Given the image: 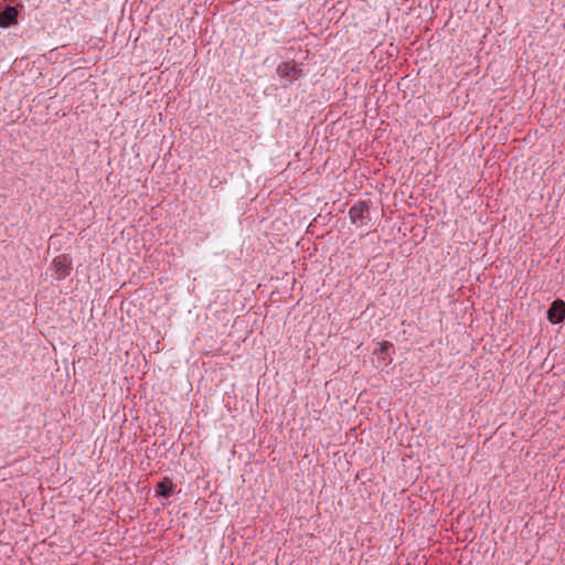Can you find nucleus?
<instances>
[{"label": "nucleus", "instance_id": "f257e3e1", "mask_svg": "<svg viewBox=\"0 0 565 565\" xmlns=\"http://www.w3.org/2000/svg\"><path fill=\"white\" fill-rule=\"evenodd\" d=\"M51 267L53 269L52 277L56 280H63L71 275L73 260L70 255L61 254L53 259Z\"/></svg>", "mask_w": 565, "mask_h": 565}, {"label": "nucleus", "instance_id": "f03ea898", "mask_svg": "<svg viewBox=\"0 0 565 565\" xmlns=\"http://www.w3.org/2000/svg\"><path fill=\"white\" fill-rule=\"evenodd\" d=\"M276 73L280 78L287 79V83L282 85L284 87L291 85L296 79L303 75L302 70L298 67L294 61L280 63L276 68Z\"/></svg>", "mask_w": 565, "mask_h": 565}, {"label": "nucleus", "instance_id": "7ed1b4c3", "mask_svg": "<svg viewBox=\"0 0 565 565\" xmlns=\"http://www.w3.org/2000/svg\"><path fill=\"white\" fill-rule=\"evenodd\" d=\"M370 213V203L367 201H358L349 210V217L351 222L358 226L365 224Z\"/></svg>", "mask_w": 565, "mask_h": 565}, {"label": "nucleus", "instance_id": "20e7f679", "mask_svg": "<svg viewBox=\"0 0 565 565\" xmlns=\"http://www.w3.org/2000/svg\"><path fill=\"white\" fill-rule=\"evenodd\" d=\"M546 316L553 324L563 322L565 319V301L562 299L554 300L547 309Z\"/></svg>", "mask_w": 565, "mask_h": 565}, {"label": "nucleus", "instance_id": "39448f33", "mask_svg": "<svg viewBox=\"0 0 565 565\" xmlns=\"http://www.w3.org/2000/svg\"><path fill=\"white\" fill-rule=\"evenodd\" d=\"M18 23V10L8 6L0 11V28L7 29Z\"/></svg>", "mask_w": 565, "mask_h": 565}, {"label": "nucleus", "instance_id": "423d86ee", "mask_svg": "<svg viewBox=\"0 0 565 565\" xmlns=\"http://www.w3.org/2000/svg\"><path fill=\"white\" fill-rule=\"evenodd\" d=\"M174 488L175 484L173 481L170 478L164 477L156 486V495L169 499L173 494Z\"/></svg>", "mask_w": 565, "mask_h": 565}, {"label": "nucleus", "instance_id": "0eeeda50", "mask_svg": "<svg viewBox=\"0 0 565 565\" xmlns=\"http://www.w3.org/2000/svg\"><path fill=\"white\" fill-rule=\"evenodd\" d=\"M393 349V343L383 341L380 343V348L374 350V354L377 355L379 359L386 360Z\"/></svg>", "mask_w": 565, "mask_h": 565}]
</instances>
